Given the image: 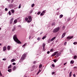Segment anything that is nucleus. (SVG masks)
<instances>
[{
	"instance_id": "1",
	"label": "nucleus",
	"mask_w": 77,
	"mask_h": 77,
	"mask_svg": "<svg viewBox=\"0 0 77 77\" xmlns=\"http://www.w3.org/2000/svg\"><path fill=\"white\" fill-rule=\"evenodd\" d=\"M13 39L14 41H15L17 43V44H21V42L17 38V35H14L13 37Z\"/></svg>"
},
{
	"instance_id": "2",
	"label": "nucleus",
	"mask_w": 77,
	"mask_h": 77,
	"mask_svg": "<svg viewBox=\"0 0 77 77\" xmlns=\"http://www.w3.org/2000/svg\"><path fill=\"white\" fill-rule=\"evenodd\" d=\"M26 56H27L26 54L24 53L23 54L22 56L21 57V58L20 60H24L26 59Z\"/></svg>"
},
{
	"instance_id": "3",
	"label": "nucleus",
	"mask_w": 77,
	"mask_h": 77,
	"mask_svg": "<svg viewBox=\"0 0 77 77\" xmlns=\"http://www.w3.org/2000/svg\"><path fill=\"white\" fill-rule=\"evenodd\" d=\"M59 29H60L59 28H57L54 29L53 32V33H56V32H57L59 30Z\"/></svg>"
},
{
	"instance_id": "4",
	"label": "nucleus",
	"mask_w": 77,
	"mask_h": 77,
	"mask_svg": "<svg viewBox=\"0 0 77 77\" xmlns=\"http://www.w3.org/2000/svg\"><path fill=\"white\" fill-rule=\"evenodd\" d=\"M29 20L27 21V23H30L32 21V17L30 16H29L28 17Z\"/></svg>"
},
{
	"instance_id": "5",
	"label": "nucleus",
	"mask_w": 77,
	"mask_h": 77,
	"mask_svg": "<svg viewBox=\"0 0 77 77\" xmlns=\"http://www.w3.org/2000/svg\"><path fill=\"white\" fill-rule=\"evenodd\" d=\"M57 53H58V52L57 51L55 52L51 56L53 57V56H55L56 54H57Z\"/></svg>"
},
{
	"instance_id": "6",
	"label": "nucleus",
	"mask_w": 77,
	"mask_h": 77,
	"mask_svg": "<svg viewBox=\"0 0 77 77\" xmlns=\"http://www.w3.org/2000/svg\"><path fill=\"white\" fill-rule=\"evenodd\" d=\"M66 35V33H65V32L62 34V38H64V37H65V36Z\"/></svg>"
},
{
	"instance_id": "7",
	"label": "nucleus",
	"mask_w": 77,
	"mask_h": 77,
	"mask_svg": "<svg viewBox=\"0 0 77 77\" xmlns=\"http://www.w3.org/2000/svg\"><path fill=\"white\" fill-rule=\"evenodd\" d=\"M13 20H14V18H12L10 20V23L12 24L13 22Z\"/></svg>"
},
{
	"instance_id": "8",
	"label": "nucleus",
	"mask_w": 77,
	"mask_h": 77,
	"mask_svg": "<svg viewBox=\"0 0 77 77\" xmlns=\"http://www.w3.org/2000/svg\"><path fill=\"white\" fill-rule=\"evenodd\" d=\"M61 54V53L60 52H59V53H57V54H56V56H57V57H59V56H60V55Z\"/></svg>"
},
{
	"instance_id": "9",
	"label": "nucleus",
	"mask_w": 77,
	"mask_h": 77,
	"mask_svg": "<svg viewBox=\"0 0 77 77\" xmlns=\"http://www.w3.org/2000/svg\"><path fill=\"white\" fill-rule=\"evenodd\" d=\"M72 38H73V36H71L67 37L66 38L67 39H72Z\"/></svg>"
},
{
	"instance_id": "10",
	"label": "nucleus",
	"mask_w": 77,
	"mask_h": 77,
	"mask_svg": "<svg viewBox=\"0 0 77 77\" xmlns=\"http://www.w3.org/2000/svg\"><path fill=\"white\" fill-rule=\"evenodd\" d=\"M56 39V37H54V38H52L51 40V42L52 41H54V39Z\"/></svg>"
},
{
	"instance_id": "11",
	"label": "nucleus",
	"mask_w": 77,
	"mask_h": 77,
	"mask_svg": "<svg viewBox=\"0 0 77 77\" xmlns=\"http://www.w3.org/2000/svg\"><path fill=\"white\" fill-rule=\"evenodd\" d=\"M16 68H17V67H16V66H14L12 68L13 71L15 70V69H16Z\"/></svg>"
},
{
	"instance_id": "12",
	"label": "nucleus",
	"mask_w": 77,
	"mask_h": 77,
	"mask_svg": "<svg viewBox=\"0 0 77 77\" xmlns=\"http://www.w3.org/2000/svg\"><path fill=\"white\" fill-rule=\"evenodd\" d=\"M7 48H6V46H4L3 48V51H5V50H6Z\"/></svg>"
},
{
	"instance_id": "13",
	"label": "nucleus",
	"mask_w": 77,
	"mask_h": 77,
	"mask_svg": "<svg viewBox=\"0 0 77 77\" xmlns=\"http://www.w3.org/2000/svg\"><path fill=\"white\" fill-rule=\"evenodd\" d=\"M15 29H16V27L15 26H14L13 29H12L13 32H14L15 30Z\"/></svg>"
},
{
	"instance_id": "14",
	"label": "nucleus",
	"mask_w": 77,
	"mask_h": 77,
	"mask_svg": "<svg viewBox=\"0 0 77 77\" xmlns=\"http://www.w3.org/2000/svg\"><path fill=\"white\" fill-rule=\"evenodd\" d=\"M7 48L8 49V50H10V49H11V47H10V46H8L7 47Z\"/></svg>"
},
{
	"instance_id": "15",
	"label": "nucleus",
	"mask_w": 77,
	"mask_h": 77,
	"mask_svg": "<svg viewBox=\"0 0 77 77\" xmlns=\"http://www.w3.org/2000/svg\"><path fill=\"white\" fill-rule=\"evenodd\" d=\"M45 44L43 43L42 45V47H43V48H45Z\"/></svg>"
},
{
	"instance_id": "16",
	"label": "nucleus",
	"mask_w": 77,
	"mask_h": 77,
	"mask_svg": "<svg viewBox=\"0 0 77 77\" xmlns=\"http://www.w3.org/2000/svg\"><path fill=\"white\" fill-rule=\"evenodd\" d=\"M14 24H16L17 23V19L15 20L14 21Z\"/></svg>"
},
{
	"instance_id": "17",
	"label": "nucleus",
	"mask_w": 77,
	"mask_h": 77,
	"mask_svg": "<svg viewBox=\"0 0 77 77\" xmlns=\"http://www.w3.org/2000/svg\"><path fill=\"white\" fill-rule=\"evenodd\" d=\"M15 60V59H13L11 60V62H14Z\"/></svg>"
},
{
	"instance_id": "18",
	"label": "nucleus",
	"mask_w": 77,
	"mask_h": 77,
	"mask_svg": "<svg viewBox=\"0 0 77 77\" xmlns=\"http://www.w3.org/2000/svg\"><path fill=\"white\" fill-rule=\"evenodd\" d=\"M41 72V70L40 69H39L38 72L37 73V75H38V74H39V73L40 72Z\"/></svg>"
},
{
	"instance_id": "19",
	"label": "nucleus",
	"mask_w": 77,
	"mask_h": 77,
	"mask_svg": "<svg viewBox=\"0 0 77 77\" xmlns=\"http://www.w3.org/2000/svg\"><path fill=\"white\" fill-rule=\"evenodd\" d=\"M63 17V15L61 14L59 17L60 18H62Z\"/></svg>"
},
{
	"instance_id": "20",
	"label": "nucleus",
	"mask_w": 77,
	"mask_h": 77,
	"mask_svg": "<svg viewBox=\"0 0 77 77\" xmlns=\"http://www.w3.org/2000/svg\"><path fill=\"white\" fill-rule=\"evenodd\" d=\"M11 11L12 13L13 14H14V12H15V11H14V10H11Z\"/></svg>"
},
{
	"instance_id": "21",
	"label": "nucleus",
	"mask_w": 77,
	"mask_h": 77,
	"mask_svg": "<svg viewBox=\"0 0 77 77\" xmlns=\"http://www.w3.org/2000/svg\"><path fill=\"white\" fill-rule=\"evenodd\" d=\"M11 67H12V65H11L8 67V69H9V68H11Z\"/></svg>"
},
{
	"instance_id": "22",
	"label": "nucleus",
	"mask_w": 77,
	"mask_h": 77,
	"mask_svg": "<svg viewBox=\"0 0 77 77\" xmlns=\"http://www.w3.org/2000/svg\"><path fill=\"white\" fill-rule=\"evenodd\" d=\"M56 25V23H53L52 24V26H55Z\"/></svg>"
},
{
	"instance_id": "23",
	"label": "nucleus",
	"mask_w": 77,
	"mask_h": 77,
	"mask_svg": "<svg viewBox=\"0 0 77 77\" xmlns=\"http://www.w3.org/2000/svg\"><path fill=\"white\" fill-rule=\"evenodd\" d=\"M42 64H40L39 66V68H42Z\"/></svg>"
},
{
	"instance_id": "24",
	"label": "nucleus",
	"mask_w": 77,
	"mask_h": 77,
	"mask_svg": "<svg viewBox=\"0 0 77 77\" xmlns=\"http://www.w3.org/2000/svg\"><path fill=\"white\" fill-rule=\"evenodd\" d=\"M8 72H11V69H8Z\"/></svg>"
},
{
	"instance_id": "25",
	"label": "nucleus",
	"mask_w": 77,
	"mask_h": 77,
	"mask_svg": "<svg viewBox=\"0 0 77 77\" xmlns=\"http://www.w3.org/2000/svg\"><path fill=\"white\" fill-rule=\"evenodd\" d=\"M74 61L73 60H71L70 62V63H72V64H73V63H74Z\"/></svg>"
},
{
	"instance_id": "26",
	"label": "nucleus",
	"mask_w": 77,
	"mask_h": 77,
	"mask_svg": "<svg viewBox=\"0 0 77 77\" xmlns=\"http://www.w3.org/2000/svg\"><path fill=\"white\" fill-rule=\"evenodd\" d=\"M47 37V36H44L42 38V39H45V38H46Z\"/></svg>"
},
{
	"instance_id": "27",
	"label": "nucleus",
	"mask_w": 77,
	"mask_h": 77,
	"mask_svg": "<svg viewBox=\"0 0 77 77\" xmlns=\"http://www.w3.org/2000/svg\"><path fill=\"white\" fill-rule=\"evenodd\" d=\"M72 73V72H70L69 73V77H71Z\"/></svg>"
},
{
	"instance_id": "28",
	"label": "nucleus",
	"mask_w": 77,
	"mask_h": 77,
	"mask_svg": "<svg viewBox=\"0 0 77 77\" xmlns=\"http://www.w3.org/2000/svg\"><path fill=\"white\" fill-rule=\"evenodd\" d=\"M34 6H35L34 4H32V6H31L32 8H33V7H34Z\"/></svg>"
},
{
	"instance_id": "29",
	"label": "nucleus",
	"mask_w": 77,
	"mask_h": 77,
	"mask_svg": "<svg viewBox=\"0 0 77 77\" xmlns=\"http://www.w3.org/2000/svg\"><path fill=\"white\" fill-rule=\"evenodd\" d=\"M77 44V42H75L73 43V44H74V45H76V44Z\"/></svg>"
},
{
	"instance_id": "30",
	"label": "nucleus",
	"mask_w": 77,
	"mask_h": 77,
	"mask_svg": "<svg viewBox=\"0 0 77 77\" xmlns=\"http://www.w3.org/2000/svg\"><path fill=\"white\" fill-rule=\"evenodd\" d=\"M40 15H41V16H43V15H44V14L42 12L41 13Z\"/></svg>"
},
{
	"instance_id": "31",
	"label": "nucleus",
	"mask_w": 77,
	"mask_h": 77,
	"mask_svg": "<svg viewBox=\"0 0 77 77\" xmlns=\"http://www.w3.org/2000/svg\"><path fill=\"white\" fill-rule=\"evenodd\" d=\"M19 9H20V8H21V4H20L19 5V6L18 7Z\"/></svg>"
},
{
	"instance_id": "32",
	"label": "nucleus",
	"mask_w": 77,
	"mask_h": 77,
	"mask_svg": "<svg viewBox=\"0 0 77 77\" xmlns=\"http://www.w3.org/2000/svg\"><path fill=\"white\" fill-rule=\"evenodd\" d=\"M41 14V12L39 11L37 13V14L38 15H39Z\"/></svg>"
},
{
	"instance_id": "33",
	"label": "nucleus",
	"mask_w": 77,
	"mask_h": 77,
	"mask_svg": "<svg viewBox=\"0 0 77 77\" xmlns=\"http://www.w3.org/2000/svg\"><path fill=\"white\" fill-rule=\"evenodd\" d=\"M76 58H77V56L76 55H75L74 57V59H76Z\"/></svg>"
},
{
	"instance_id": "34",
	"label": "nucleus",
	"mask_w": 77,
	"mask_h": 77,
	"mask_svg": "<svg viewBox=\"0 0 77 77\" xmlns=\"http://www.w3.org/2000/svg\"><path fill=\"white\" fill-rule=\"evenodd\" d=\"M8 14L10 15H11V11L9 12Z\"/></svg>"
},
{
	"instance_id": "35",
	"label": "nucleus",
	"mask_w": 77,
	"mask_h": 77,
	"mask_svg": "<svg viewBox=\"0 0 77 77\" xmlns=\"http://www.w3.org/2000/svg\"><path fill=\"white\" fill-rule=\"evenodd\" d=\"M54 62H55V63H56V62H57V60H54Z\"/></svg>"
},
{
	"instance_id": "36",
	"label": "nucleus",
	"mask_w": 77,
	"mask_h": 77,
	"mask_svg": "<svg viewBox=\"0 0 77 77\" xmlns=\"http://www.w3.org/2000/svg\"><path fill=\"white\" fill-rule=\"evenodd\" d=\"M25 20L26 21H28V18L26 17L25 18Z\"/></svg>"
},
{
	"instance_id": "37",
	"label": "nucleus",
	"mask_w": 77,
	"mask_h": 77,
	"mask_svg": "<svg viewBox=\"0 0 77 77\" xmlns=\"http://www.w3.org/2000/svg\"><path fill=\"white\" fill-rule=\"evenodd\" d=\"M52 66L53 67H55V65L54 64H52Z\"/></svg>"
},
{
	"instance_id": "38",
	"label": "nucleus",
	"mask_w": 77,
	"mask_h": 77,
	"mask_svg": "<svg viewBox=\"0 0 77 77\" xmlns=\"http://www.w3.org/2000/svg\"><path fill=\"white\" fill-rule=\"evenodd\" d=\"M40 39H41V38L39 37H38L37 38V40H38V41Z\"/></svg>"
},
{
	"instance_id": "39",
	"label": "nucleus",
	"mask_w": 77,
	"mask_h": 77,
	"mask_svg": "<svg viewBox=\"0 0 77 77\" xmlns=\"http://www.w3.org/2000/svg\"><path fill=\"white\" fill-rule=\"evenodd\" d=\"M66 44H67V42H65L64 44V45H66Z\"/></svg>"
},
{
	"instance_id": "40",
	"label": "nucleus",
	"mask_w": 77,
	"mask_h": 77,
	"mask_svg": "<svg viewBox=\"0 0 77 77\" xmlns=\"http://www.w3.org/2000/svg\"><path fill=\"white\" fill-rule=\"evenodd\" d=\"M55 73V72H53L52 73V75H53V74H54V73Z\"/></svg>"
},
{
	"instance_id": "41",
	"label": "nucleus",
	"mask_w": 77,
	"mask_h": 77,
	"mask_svg": "<svg viewBox=\"0 0 77 77\" xmlns=\"http://www.w3.org/2000/svg\"><path fill=\"white\" fill-rule=\"evenodd\" d=\"M63 29H65V26H63Z\"/></svg>"
},
{
	"instance_id": "42",
	"label": "nucleus",
	"mask_w": 77,
	"mask_h": 77,
	"mask_svg": "<svg viewBox=\"0 0 77 77\" xmlns=\"http://www.w3.org/2000/svg\"><path fill=\"white\" fill-rule=\"evenodd\" d=\"M43 14H45V11H43L42 12Z\"/></svg>"
},
{
	"instance_id": "43",
	"label": "nucleus",
	"mask_w": 77,
	"mask_h": 77,
	"mask_svg": "<svg viewBox=\"0 0 77 77\" xmlns=\"http://www.w3.org/2000/svg\"><path fill=\"white\" fill-rule=\"evenodd\" d=\"M0 75L1 76H2V73H1V71H0Z\"/></svg>"
},
{
	"instance_id": "44",
	"label": "nucleus",
	"mask_w": 77,
	"mask_h": 77,
	"mask_svg": "<svg viewBox=\"0 0 77 77\" xmlns=\"http://www.w3.org/2000/svg\"><path fill=\"white\" fill-rule=\"evenodd\" d=\"M53 51V49H51L50 50L51 52V51Z\"/></svg>"
},
{
	"instance_id": "45",
	"label": "nucleus",
	"mask_w": 77,
	"mask_h": 77,
	"mask_svg": "<svg viewBox=\"0 0 77 77\" xmlns=\"http://www.w3.org/2000/svg\"><path fill=\"white\" fill-rule=\"evenodd\" d=\"M8 9L7 8H5V11H8Z\"/></svg>"
},
{
	"instance_id": "46",
	"label": "nucleus",
	"mask_w": 77,
	"mask_h": 77,
	"mask_svg": "<svg viewBox=\"0 0 77 77\" xmlns=\"http://www.w3.org/2000/svg\"><path fill=\"white\" fill-rule=\"evenodd\" d=\"M16 63H13V65H16Z\"/></svg>"
},
{
	"instance_id": "47",
	"label": "nucleus",
	"mask_w": 77,
	"mask_h": 77,
	"mask_svg": "<svg viewBox=\"0 0 77 77\" xmlns=\"http://www.w3.org/2000/svg\"><path fill=\"white\" fill-rule=\"evenodd\" d=\"M76 68H77V67H76V66L74 67V69H76Z\"/></svg>"
},
{
	"instance_id": "48",
	"label": "nucleus",
	"mask_w": 77,
	"mask_h": 77,
	"mask_svg": "<svg viewBox=\"0 0 77 77\" xmlns=\"http://www.w3.org/2000/svg\"><path fill=\"white\" fill-rule=\"evenodd\" d=\"M26 46V44H25L22 46V47H24V46Z\"/></svg>"
},
{
	"instance_id": "49",
	"label": "nucleus",
	"mask_w": 77,
	"mask_h": 77,
	"mask_svg": "<svg viewBox=\"0 0 77 77\" xmlns=\"http://www.w3.org/2000/svg\"><path fill=\"white\" fill-rule=\"evenodd\" d=\"M49 53H50V51H48L47 52V54H49Z\"/></svg>"
},
{
	"instance_id": "50",
	"label": "nucleus",
	"mask_w": 77,
	"mask_h": 77,
	"mask_svg": "<svg viewBox=\"0 0 77 77\" xmlns=\"http://www.w3.org/2000/svg\"><path fill=\"white\" fill-rule=\"evenodd\" d=\"M3 60H6V59H5V58H3L2 59Z\"/></svg>"
},
{
	"instance_id": "51",
	"label": "nucleus",
	"mask_w": 77,
	"mask_h": 77,
	"mask_svg": "<svg viewBox=\"0 0 77 77\" xmlns=\"http://www.w3.org/2000/svg\"><path fill=\"white\" fill-rule=\"evenodd\" d=\"M67 63H64V65H66V64Z\"/></svg>"
},
{
	"instance_id": "52",
	"label": "nucleus",
	"mask_w": 77,
	"mask_h": 77,
	"mask_svg": "<svg viewBox=\"0 0 77 77\" xmlns=\"http://www.w3.org/2000/svg\"><path fill=\"white\" fill-rule=\"evenodd\" d=\"M73 76L74 77H75V74H74L73 75Z\"/></svg>"
},
{
	"instance_id": "53",
	"label": "nucleus",
	"mask_w": 77,
	"mask_h": 77,
	"mask_svg": "<svg viewBox=\"0 0 77 77\" xmlns=\"http://www.w3.org/2000/svg\"><path fill=\"white\" fill-rule=\"evenodd\" d=\"M31 38V36H30L29 37V39H30V38Z\"/></svg>"
},
{
	"instance_id": "54",
	"label": "nucleus",
	"mask_w": 77,
	"mask_h": 77,
	"mask_svg": "<svg viewBox=\"0 0 77 77\" xmlns=\"http://www.w3.org/2000/svg\"><path fill=\"white\" fill-rule=\"evenodd\" d=\"M33 63L35 64V63H36V61H35L33 62Z\"/></svg>"
},
{
	"instance_id": "55",
	"label": "nucleus",
	"mask_w": 77,
	"mask_h": 77,
	"mask_svg": "<svg viewBox=\"0 0 77 77\" xmlns=\"http://www.w3.org/2000/svg\"><path fill=\"white\" fill-rule=\"evenodd\" d=\"M43 51H45V50H44V49H45V48H43Z\"/></svg>"
},
{
	"instance_id": "56",
	"label": "nucleus",
	"mask_w": 77,
	"mask_h": 77,
	"mask_svg": "<svg viewBox=\"0 0 77 77\" xmlns=\"http://www.w3.org/2000/svg\"><path fill=\"white\" fill-rule=\"evenodd\" d=\"M0 46H2V44H0Z\"/></svg>"
},
{
	"instance_id": "57",
	"label": "nucleus",
	"mask_w": 77,
	"mask_h": 77,
	"mask_svg": "<svg viewBox=\"0 0 77 77\" xmlns=\"http://www.w3.org/2000/svg\"><path fill=\"white\" fill-rule=\"evenodd\" d=\"M33 67H35V66H34V65L33 66Z\"/></svg>"
},
{
	"instance_id": "58",
	"label": "nucleus",
	"mask_w": 77,
	"mask_h": 77,
	"mask_svg": "<svg viewBox=\"0 0 77 77\" xmlns=\"http://www.w3.org/2000/svg\"><path fill=\"white\" fill-rule=\"evenodd\" d=\"M1 30V28H0V30Z\"/></svg>"
},
{
	"instance_id": "59",
	"label": "nucleus",
	"mask_w": 77,
	"mask_h": 77,
	"mask_svg": "<svg viewBox=\"0 0 77 77\" xmlns=\"http://www.w3.org/2000/svg\"><path fill=\"white\" fill-rule=\"evenodd\" d=\"M8 1H9V0H8Z\"/></svg>"
},
{
	"instance_id": "60",
	"label": "nucleus",
	"mask_w": 77,
	"mask_h": 77,
	"mask_svg": "<svg viewBox=\"0 0 77 77\" xmlns=\"http://www.w3.org/2000/svg\"><path fill=\"white\" fill-rule=\"evenodd\" d=\"M35 14H36V13H35Z\"/></svg>"
}]
</instances>
